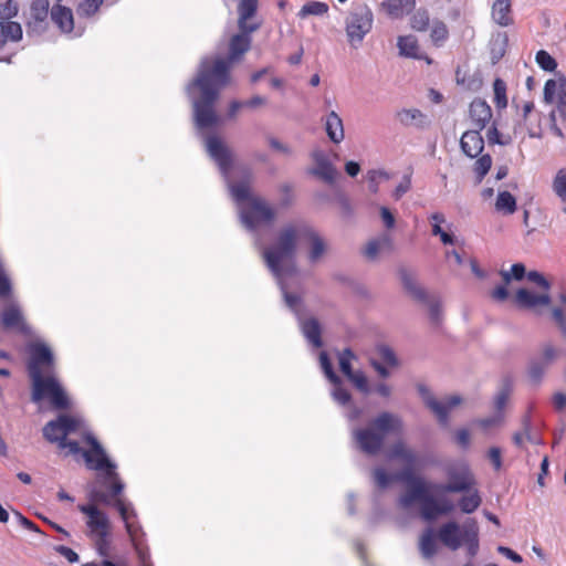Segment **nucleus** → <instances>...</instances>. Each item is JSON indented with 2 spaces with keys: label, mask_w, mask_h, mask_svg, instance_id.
<instances>
[{
  "label": "nucleus",
  "mask_w": 566,
  "mask_h": 566,
  "mask_svg": "<svg viewBox=\"0 0 566 566\" xmlns=\"http://www.w3.org/2000/svg\"><path fill=\"white\" fill-rule=\"evenodd\" d=\"M259 0H241L238 6V27L243 32H254L260 28L259 23H250L249 20L255 15Z\"/></svg>",
  "instance_id": "19"
},
{
  "label": "nucleus",
  "mask_w": 566,
  "mask_h": 566,
  "mask_svg": "<svg viewBox=\"0 0 566 566\" xmlns=\"http://www.w3.org/2000/svg\"><path fill=\"white\" fill-rule=\"evenodd\" d=\"M463 544L468 546V552L474 556L479 549V526L475 520H468L462 530Z\"/></svg>",
  "instance_id": "28"
},
{
  "label": "nucleus",
  "mask_w": 566,
  "mask_h": 566,
  "mask_svg": "<svg viewBox=\"0 0 566 566\" xmlns=\"http://www.w3.org/2000/svg\"><path fill=\"white\" fill-rule=\"evenodd\" d=\"M325 130L328 138L335 144H339L344 139L345 133L343 120L336 112L332 111L327 114L325 119Z\"/></svg>",
  "instance_id": "27"
},
{
  "label": "nucleus",
  "mask_w": 566,
  "mask_h": 566,
  "mask_svg": "<svg viewBox=\"0 0 566 566\" xmlns=\"http://www.w3.org/2000/svg\"><path fill=\"white\" fill-rule=\"evenodd\" d=\"M122 520L125 523L127 534L130 538L132 545L144 541V533L140 525L135 521L136 513L134 510H129L128 505L123 499H117L114 503Z\"/></svg>",
  "instance_id": "16"
},
{
  "label": "nucleus",
  "mask_w": 566,
  "mask_h": 566,
  "mask_svg": "<svg viewBox=\"0 0 566 566\" xmlns=\"http://www.w3.org/2000/svg\"><path fill=\"white\" fill-rule=\"evenodd\" d=\"M470 118L475 129L482 130L492 118V109L490 105L481 99L475 98L470 104Z\"/></svg>",
  "instance_id": "21"
},
{
  "label": "nucleus",
  "mask_w": 566,
  "mask_h": 566,
  "mask_svg": "<svg viewBox=\"0 0 566 566\" xmlns=\"http://www.w3.org/2000/svg\"><path fill=\"white\" fill-rule=\"evenodd\" d=\"M104 0H83L77 7V13L80 17H92L94 15Z\"/></svg>",
  "instance_id": "48"
},
{
  "label": "nucleus",
  "mask_w": 566,
  "mask_h": 566,
  "mask_svg": "<svg viewBox=\"0 0 566 566\" xmlns=\"http://www.w3.org/2000/svg\"><path fill=\"white\" fill-rule=\"evenodd\" d=\"M230 188L235 201L242 203L241 220L248 229L254 230L275 221V209L262 197L252 195L248 182H234Z\"/></svg>",
  "instance_id": "7"
},
{
  "label": "nucleus",
  "mask_w": 566,
  "mask_h": 566,
  "mask_svg": "<svg viewBox=\"0 0 566 566\" xmlns=\"http://www.w3.org/2000/svg\"><path fill=\"white\" fill-rule=\"evenodd\" d=\"M552 302L549 293L536 294L527 289H518L514 296V303L518 308L535 311L538 306H548Z\"/></svg>",
  "instance_id": "17"
},
{
  "label": "nucleus",
  "mask_w": 566,
  "mask_h": 566,
  "mask_svg": "<svg viewBox=\"0 0 566 566\" xmlns=\"http://www.w3.org/2000/svg\"><path fill=\"white\" fill-rule=\"evenodd\" d=\"M516 199L511 192L504 190L497 193L495 200V210L497 212H501L503 214H513L516 211Z\"/></svg>",
  "instance_id": "33"
},
{
  "label": "nucleus",
  "mask_w": 566,
  "mask_h": 566,
  "mask_svg": "<svg viewBox=\"0 0 566 566\" xmlns=\"http://www.w3.org/2000/svg\"><path fill=\"white\" fill-rule=\"evenodd\" d=\"M321 364H322L325 375L332 382H334V384L340 382L338 376L334 373L333 366L325 353L321 354Z\"/></svg>",
  "instance_id": "55"
},
{
  "label": "nucleus",
  "mask_w": 566,
  "mask_h": 566,
  "mask_svg": "<svg viewBox=\"0 0 566 566\" xmlns=\"http://www.w3.org/2000/svg\"><path fill=\"white\" fill-rule=\"evenodd\" d=\"M448 483L436 485L434 489L443 493H460L470 491L476 485L473 473L465 464L454 465L447 470Z\"/></svg>",
  "instance_id": "11"
},
{
  "label": "nucleus",
  "mask_w": 566,
  "mask_h": 566,
  "mask_svg": "<svg viewBox=\"0 0 566 566\" xmlns=\"http://www.w3.org/2000/svg\"><path fill=\"white\" fill-rule=\"evenodd\" d=\"M140 565L151 562L147 545L143 542L133 545Z\"/></svg>",
  "instance_id": "57"
},
{
  "label": "nucleus",
  "mask_w": 566,
  "mask_h": 566,
  "mask_svg": "<svg viewBox=\"0 0 566 566\" xmlns=\"http://www.w3.org/2000/svg\"><path fill=\"white\" fill-rule=\"evenodd\" d=\"M353 358H354V354L348 348L344 349L339 356V368L346 377H348L354 371L352 368V359Z\"/></svg>",
  "instance_id": "49"
},
{
  "label": "nucleus",
  "mask_w": 566,
  "mask_h": 566,
  "mask_svg": "<svg viewBox=\"0 0 566 566\" xmlns=\"http://www.w3.org/2000/svg\"><path fill=\"white\" fill-rule=\"evenodd\" d=\"M464 494L460 497L458 505L461 512L471 514L475 512L482 503L479 490L473 486L470 491H464Z\"/></svg>",
  "instance_id": "30"
},
{
  "label": "nucleus",
  "mask_w": 566,
  "mask_h": 566,
  "mask_svg": "<svg viewBox=\"0 0 566 566\" xmlns=\"http://www.w3.org/2000/svg\"><path fill=\"white\" fill-rule=\"evenodd\" d=\"M398 481L403 482L410 486L409 492L400 497V504L403 507L410 506L415 502L420 503V513L423 520L434 521L441 515L451 514L455 505L448 497H434L429 493V484L421 478L415 475L413 471L405 468L396 474Z\"/></svg>",
  "instance_id": "5"
},
{
  "label": "nucleus",
  "mask_w": 566,
  "mask_h": 566,
  "mask_svg": "<svg viewBox=\"0 0 566 566\" xmlns=\"http://www.w3.org/2000/svg\"><path fill=\"white\" fill-rule=\"evenodd\" d=\"M209 155L217 161L223 172L232 167V153L217 135H211L206 140Z\"/></svg>",
  "instance_id": "15"
},
{
  "label": "nucleus",
  "mask_w": 566,
  "mask_h": 566,
  "mask_svg": "<svg viewBox=\"0 0 566 566\" xmlns=\"http://www.w3.org/2000/svg\"><path fill=\"white\" fill-rule=\"evenodd\" d=\"M497 552L514 563L520 564L523 562V558L520 554H517L516 552H514L513 549H511L506 546H499Z\"/></svg>",
  "instance_id": "62"
},
{
  "label": "nucleus",
  "mask_w": 566,
  "mask_h": 566,
  "mask_svg": "<svg viewBox=\"0 0 566 566\" xmlns=\"http://www.w3.org/2000/svg\"><path fill=\"white\" fill-rule=\"evenodd\" d=\"M109 478L113 479V482L109 486V493L108 494H105V493L99 494L98 501L104 504H113L114 505L115 501L117 499H120L119 495L122 494V492L124 490V484L118 480L116 472H115V476L113 475Z\"/></svg>",
  "instance_id": "38"
},
{
  "label": "nucleus",
  "mask_w": 566,
  "mask_h": 566,
  "mask_svg": "<svg viewBox=\"0 0 566 566\" xmlns=\"http://www.w3.org/2000/svg\"><path fill=\"white\" fill-rule=\"evenodd\" d=\"M418 390L426 406L437 416L442 424H447L450 410L462 401L459 396H451L444 401H438L423 385H419Z\"/></svg>",
  "instance_id": "13"
},
{
  "label": "nucleus",
  "mask_w": 566,
  "mask_h": 566,
  "mask_svg": "<svg viewBox=\"0 0 566 566\" xmlns=\"http://www.w3.org/2000/svg\"><path fill=\"white\" fill-rule=\"evenodd\" d=\"M544 101L557 104L559 123L556 122L555 114L552 113V130L558 137L566 138V77L546 81L544 85Z\"/></svg>",
  "instance_id": "9"
},
{
  "label": "nucleus",
  "mask_w": 566,
  "mask_h": 566,
  "mask_svg": "<svg viewBox=\"0 0 566 566\" xmlns=\"http://www.w3.org/2000/svg\"><path fill=\"white\" fill-rule=\"evenodd\" d=\"M535 61L541 69L553 72L557 67L556 60L545 50H539L535 55Z\"/></svg>",
  "instance_id": "46"
},
{
  "label": "nucleus",
  "mask_w": 566,
  "mask_h": 566,
  "mask_svg": "<svg viewBox=\"0 0 566 566\" xmlns=\"http://www.w3.org/2000/svg\"><path fill=\"white\" fill-rule=\"evenodd\" d=\"M0 325L3 331L22 336H30L32 333L21 306L14 302L6 305L0 312Z\"/></svg>",
  "instance_id": "12"
},
{
  "label": "nucleus",
  "mask_w": 566,
  "mask_h": 566,
  "mask_svg": "<svg viewBox=\"0 0 566 566\" xmlns=\"http://www.w3.org/2000/svg\"><path fill=\"white\" fill-rule=\"evenodd\" d=\"M491 15L493 21L500 27H510L514 23L511 0H495Z\"/></svg>",
  "instance_id": "23"
},
{
  "label": "nucleus",
  "mask_w": 566,
  "mask_h": 566,
  "mask_svg": "<svg viewBox=\"0 0 566 566\" xmlns=\"http://www.w3.org/2000/svg\"><path fill=\"white\" fill-rule=\"evenodd\" d=\"M397 46L399 53L407 57L419 59V44L418 40L413 35H401L398 38Z\"/></svg>",
  "instance_id": "35"
},
{
  "label": "nucleus",
  "mask_w": 566,
  "mask_h": 566,
  "mask_svg": "<svg viewBox=\"0 0 566 566\" xmlns=\"http://www.w3.org/2000/svg\"><path fill=\"white\" fill-rule=\"evenodd\" d=\"M300 238H304L310 243V262H317L325 253L326 243L315 230L289 223L277 232L274 242L262 252L266 266L276 277L295 271L294 259Z\"/></svg>",
  "instance_id": "3"
},
{
  "label": "nucleus",
  "mask_w": 566,
  "mask_h": 566,
  "mask_svg": "<svg viewBox=\"0 0 566 566\" xmlns=\"http://www.w3.org/2000/svg\"><path fill=\"white\" fill-rule=\"evenodd\" d=\"M27 350L32 401L40 402L48 399L54 409H67L70 407L69 398L54 377V356L51 348L42 342H33L27 346Z\"/></svg>",
  "instance_id": "4"
},
{
  "label": "nucleus",
  "mask_w": 566,
  "mask_h": 566,
  "mask_svg": "<svg viewBox=\"0 0 566 566\" xmlns=\"http://www.w3.org/2000/svg\"><path fill=\"white\" fill-rule=\"evenodd\" d=\"M430 15L427 9H418L410 18V27L415 31L423 32L428 30Z\"/></svg>",
  "instance_id": "40"
},
{
  "label": "nucleus",
  "mask_w": 566,
  "mask_h": 566,
  "mask_svg": "<svg viewBox=\"0 0 566 566\" xmlns=\"http://www.w3.org/2000/svg\"><path fill=\"white\" fill-rule=\"evenodd\" d=\"M526 274V269L522 263L513 264L511 271L502 270L500 272V275L505 284H509L512 280L521 281Z\"/></svg>",
  "instance_id": "43"
},
{
  "label": "nucleus",
  "mask_w": 566,
  "mask_h": 566,
  "mask_svg": "<svg viewBox=\"0 0 566 566\" xmlns=\"http://www.w3.org/2000/svg\"><path fill=\"white\" fill-rule=\"evenodd\" d=\"M57 553H60L63 557H65L70 563H75L78 560V555L72 548L67 546H59L56 548Z\"/></svg>",
  "instance_id": "64"
},
{
  "label": "nucleus",
  "mask_w": 566,
  "mask_h": 566,
  "mask_svg": "<svg viewBox=\"0 0 566 566\" xmlns=\"http://www.w3.org/2000/svg\"><path fill=\"white\" fill-rule=\"evenodd\" d=\"M373 478L379 489H386L392 481H398L396 474H389L384 468L374 469Z\"/></svg>",
  "instance_id": "47"
},
{
  "label": "nucleus",
  "mask_w": 566,
  "mask_h": 566,
  "mask_svg": "<svg viewBox=\"0 0 566 566\" xmlns=\"http://www.w3.org/2000/svg\"><path fill=\"white\" fill-rule=\"evenodd\" d=\"M302 329H303V333H304L305 337L315 347H321L322 346L321 326H319V323L316 319L310 318V319L304 321Z\"/></svg>",
  "instance_id": "37"
},
{
  "label": "nucleus",
  "mask_w": 566,
  "mask_h": 566,
  "mask_svg": "<svg viewBox=\"0 0 566 566\" xmlns=\"http://www.w3.org/2000/svg\"><path fill=\"white\" fill-rule=\"evenodd\" d=\"M526 276L530 282L536 284L538 287L543 290V292H549L551 284L542 273L537 271H530L527 272Z\"/></svg>",
  "instance_id": "53"
},
{
  "label": "nucleus",
  "mask_w": 566,
  "mask_h": 566,
  "mask_svg": "<svg viewBox=\"0 0 566 566\" xmlns=\"http://www.w3.org/2000/svg\"><path fill=\"white\" fill-rule=\"evenodd\" d=\"M432 222V234L440 235L443 232L441 224L446 221L444 216L440 212H434L430 216Z\"/></svg>",
  "instance_id": "61"
},
{
  "label": "nucleus",
  "mask_w": 566,
  "mask_h": 566,
  "mask_svg": "<svg viewBox=\"0 0 566 566\" xmlns=\"http://www.w3.org/2000/svg\"><path fill=\"white\" fill-rule=\"evenodd\" d=\"M377 353L384 364H386L390 367L398 366V360L396 358V355H395L394 350L391 348H389L388 346H385V345L379 346L377 348Z\"/></svg>",
  "instance_id": "50"
},
{
  "label": "nucleus",
  "mask_w": 566,
  "mask_h": 566,
  "mask_svg": "<svg viewBox=\"0 0 566 566\" xmlns=\"http://www.w3.org/2000/svg\"><path fill=\"white\" fill-rule=\"evenodd\" d=\"M462 530L457 522L443 523L434 533L427 528L419 537V551L423 558L431 559L438 553L437 538L449 549L457 551L463 545Z\"/></svg>",
  "instance_id": "8"
},
{
  "label": "nucleus",
  "mask_w": 566,
  "mask_h": 566,
  "mask_svg": "<svg viewBox=\"0 0 566 566\" xmlns=\"http://www.w3.org/2000/svg\"><path fill=\"white\" fill-rule=\"evenodd\" d=\"M381 9L392 19H401L416 7V0H384Z\"/></svg>",
  "instance_id": "24"
},
{
  "label": "nucleus",
  "mask_w": 566,
  "mask_h": 566,
  "mask_svg": "<svg viewBox=\"0 0 566 566\" xmlns=\"http://www.w3.org/2000/svg\"><path fill=\"white\" fill-rule=\"evenodd\" d=\"M488 458L496 471L502 468V453L500 448L492 447L488 452Z\"/></svg>",
  "instance_id": "59"
},
{
  "label": "nucleus",
  "mask_w": 566,
  "mask_h": 566,
  "mask_svg": "<svg viewBox=\"0 0 566 566\" xmlns=\"http://www.w3.org/2000/svg\"><path fill=\"white\" fill-rule=\"evenodd\" d=\"M402 427V421L397 415L384 411L367 426L355 429L353 438L364 453L375 455L384 448L386 437L401 433Z\"/></svg>",
  "instance_id": "6"
},
{
  "label": "nucleus",
  "mask_w": 566,
  "mask_h": 566,
  "mask_svg": "<svg viewBox=\"0 0 566 566\" xmlns=\"http://www.w3.org/2000/svg\"><path fill=\"white\" fill-rule=\"evenodd\" d=\"M411 187V178L410 176H405L401 182L396 187L394 191L395 199H400L406 192L409 191Z\"/></svg>",
  "instance_id": "60"
},
{
  "label": "nucleus",
  "mask_w": 566,
  "mask_h": 566,
  "mask_svg": "<svg viewBox=\"0 0 566 566\" xmlns=\"http://www.w3.org/2000/svg\"><path fill=\"white\" fill-rule=\"evenodd\" d=\"M391 249L392 241L388 235L385 234L378 239L370 240L364 250V255L368 260H375L380 251H390Z\"/></svg>",
  "instance_id": "31"
},
{
  "label": "nucleus",
  "mask_w": 566,
  "mask_h": 566,
  "mask_svg": "<svg viewBox=\"0 0 566 566\" xmlns=\"http://www.w3.org/2000/svg\"><path fill=\"white\" fill-rule=\"evenodd\" d=\"M11 292L10 279L6 273L2 262H0V298L10 296Z\"/></svg>",
  "instance_id": "54"
},
{
  "label": "nucleus",
  "mask_w": 566,
  "mask_h": 566,
  "mask_svg": "<svg viewBox=\"0 0 566 566\" xmlns=\"http://www.w3.org/2000/svg\"><path fill=\"white\" fill-rule=\"evenodd\" d=\"M388 457L390 459H397L402 461L407 465V468L411 470L418 461L416 452L411 448H409L402 440L396 441L391 446Z\"/></svg>",
  "instance_id": "25"
},
{
  "label": "nucleus",
  "mask_w": 566,
  "mask_h": 566,
  "mask_svg": "<svg viewBox=\"0 0 566 566\" xmlns=\"http://www.w3.org/2000/svg\"><path fill=\"white\" fill-rule=\"evenodd\" d=\"M552 189L563 203V211L566 213V168L557 170L553 178Z\"/></svg>",
  "instance_id": "36"
},
{
  "label": "nucleus",
  "mask_w": 566,
  "mask_h": 566,
  "mask_svg": "<svg viewBox=\"0 0 566 566\" xmlns=\"http://www.w3.org/2000/svg\"><path fill=\"white\" fill-rule=\"evenodd\" d=\"M43 437L55 443L64 457L82 455L91 470L105 471L115 476V465L107 459L96 438L84 429L81 419L71 415H60L43 427Z\"/></svg>",
  "instance_id": "2"
},
{
  "label": "nucleus",
  "mask_w": 566,
  "mask_h": 566,
  "mask_svg": "<svg viewBox=\"0 0 566 566\" xmlns=\"http://www.w3.org/2000/svg\"><path fill=\"white\" fill-rule=\"evenodd\" d=\"M374 15L367 6L355 8L346 21V34L350 45H359L373 28Z\"/></svg>",
  "instance_id": "10"
},
{
  "label": "nucleus",
  "mask_w": 566,
  "mask_h": 566,
  "mask_svg": "<svg viewBox=\"0 0 566 566\" xmlns=\"http://www.w3.org/2000/svg\"><path fill=\"white\" fill-rule=\"evenodd\" d=\"M51 20L63 33H70L74 29L73 12L70 8L54 4L50 11Z\"/></svg>",
  "instance_id": "22"
},
{
  "label": "nucleus",
  "mask_w": 566,
  "mask_h": 566,
  "mask_svg": "<svg viewBox=\"0 0 566 566\" xmlns=\"http://www.w3.org/2000/svg\"><path fill=\"white\" fill-rule=\"evenodd\" d=\"M430 38L436 46H441L449 38L447 24L440 20L433 21Z\"/></svg>",
  "instance_id": "39"
},
{
  "label": "nucleus",
  "mask_w": 566,
  "mask_h": 566,
  "mask_svg": "<svg viewBox=\"0 0 566 566\" xmlns=\"http://www.w3.org/2000/svg\"><path fill=\"white\" fill-rule=\"evenodd\" d=\"M380 217L384 221V224L387 229H391L394 228L395 226V216L392 214V212L386 208V207H381L380 208Z\"/></svg>",
  "instance_id": "63"
},
{
  "label": "nucleus",
  "mask_w": 566,
  "mask_h": 566,
  "mask_svg": "<svg viewBox=\"0 0 566 566\" xmlns=\"http://www.w3.org/2000/svg\"><path fill=\"white\" fill-rule=\"evenodd\" d=\"M552 317L555 324L560 329L562 334L566 337V315L563 308L555 307L552 310Z\"/></svg>",
  "instance_id": "56"
},
{
  "label": "nucleus",
  "mask_w": 566,
  "mask_h": 566,
  "mask_svg": "<svg viewBox=\"0 0 566 566\" xmlns=\"http://www.w3.org/2000/svg\"><path fill=\"white\" fill-rule=\"evenodd\" d=\"M397 117L405 126L423 127L427 124L426 115L417 108L402 109L397 114Z\"/></svg>",
  "instance_id": "32"
},
{
  "label": "nucleus",
  "mask_w": 566,
  "mask_h": 566,
  "mask_svg": "<svg viewBox=\"0 0 566 566\" xmlns=\"http://www.w3.org/2000/svg\"><path fill=\"white\" fill-rule=\"evenodd\" d=\"M312 158L315 163V167L310 170V174L321 178L325 182H334L337 176V170L329 161L327 155L322 150H315L312 154Z\"/></svg>",
  "instance_id": "18"
},
{
  "label": "nucleus",
  "mask_w": 566,
  "mask_h": 566,
  "mask_svg": "<svg viewBox=\"0 0 566 566\" xmlns=\"http://www.w3.org/2000/svg\"><path fill=\"white\" fill-rule=\"evenodd\" d=\"M336 385L337 386L334 388V391H333L334 399L336 401H338L340 405H347L352 399L350 394L348 392L347 389L343 388L339 385V382Z\"/></svg>",
  "instance_id": "58"
},
{
  "label": "nucleus",
  "mask_w": 566,
  "mask_h": 566,
  "mask_svg": "<svg viewBox=\"0 0 566 566\" xmlns=\"http://www.w3.org/2000/svg\"><path fill=\"white\" fill-rule=\"evenodd\" d=\"M18 14V4L13 0H7L0 4V19L11 21L10 19Z\"/></svg>",
  "instance_id": "51"
},
{
  "label": "nucleus",
  "mask_w": 566,
  "mask_h": 566,
  "mask_svg": "<svg viewBox=\"0 0 566 566\" xmlns=\"http://www.w3.org/2000/svg\"><path fill=\"white\" fill-rule=\"evenodd\" d=\"M347 378L361 392L366 394V392L369 391L368 381H367V378H366V376L364 375L363 371H359V370L358 371H353Z\"/></svg>",
  "instance_id": "52"
},
{
  "label": "nucleus",
  "mask_w": 566,
  "mask_h": 566,
  "mask_svg": "<svg viewBox=\"0 0 566 566\" xmlns=\"http://www.w3.org/2000/svg\"><path fill=\"white\" fill-rule=\"evenodd\" d=\"M493 91H494V104L499 109H503L507 106V97H506V83L502 78H495L493 82Z\"/></svg>",
  "instance_id": "41"
},
{
  "label": "nucleus",
  "mask_w": 566,
  "mask_h": 566,
  "mask_svg": "<svg viewBox=\"0 0 566 566\" xmlns=\"http://www.w3.org/2000/svg\"><path fill=\"white\" fill-rule=\"evenodd\" d=\"M327 12L328 6L325 2L310 1L301 8L298 17L305 18L308 15H324Z\"/></svg>",
  "instance_id": "42"
},
{
  "label": "nucleus",
  "mask_w": 566,
  "mask_h": 566,
  "mask_svg": "<svg viewBox=\"0 0 566 566\" xmlns=\"http://www.w3.org/2000/svg\"><path fill=\"white\" fill-rule=\"evenodd\" d=\"M526 440L531 441V418L527 415L522 419V430L513 434V442L516 447H523Z\"/></svg>",
  "instance_id": "44"
},
{
  "label": "nucleus",
  "mask_w": 566,
  "mask_h": 566,
  "mask_svg": "<svg viewBox=\"0 0 566 566\" xmlns=\"http://www.w3.org/2000/svg\"><path fill=\"white\" fill-rule=\"evenodd\" d=\"M252 32L234 34L229 41L227 57H207L201 61L196 77L189 83L188 92L198 90L200 96L193 99L195 119L200 128H208L218 124L214 104L220 91L231 83V69L240 62L251 49Z\"/></svg>",
  "instance_id": "1"
},
{
  "label": "nucleus",
  "mask_w": 566,
  "mask_h": 566,
  "mask_svg": "<svg viewBox=\"0 0 566 566\" xmlns=\"http://www.w3.org/2000/svg\"><path fill=\"white\" fill-rule=\"evenodd\" d=\"M400 277H401V281H402V284H403L406 291L415 300L420 301V302H426L427 301L426 292L421 287L417 286L416 280L412 276V274H410L406 270H401L400 271Z\"/></svg>",
  "instance_id": "34"
},
{
  "label": "nucleus",
  "mask_w": 566,
  "mask_h": 566,
  "mask_svg": "<svg viewBox=\"0 0 566 566\" xmlns=\"http://www.w3.org/2000/svg\"><path fill=\"white\" fill-rule=\"evenodd\" d=\"M78 510L87 515V526L91 532L98 535L104 541L109 532V521L106 514L99 511L95 505H78Z\"/></svg>",
  "instance_id": "14"
},
{
  "label": "nucleus",
  "mask_w": 566,
  "mask_h": 566,
  "mask_svg": "<svg viewBox=\"0 0 566 566\" xmlns=\"http://www.w3.org/2000/svg\"><path fill=\"white\" fill-rule=\"evenodd\" d=\"M480 132L479 129H472L461 136V149L470 158L479 157L484 149V139Z\"/></svg>",
  "instance_id": "20"
},
{
  "label": "nucleus",
  "mask_w": 566,
  "mask_h": 566,
  "mask_svg": "<svg viewBox=\"0 0 566 566\" xmlns=\"http://www.w3.org/2000/svg\"><path fill=\"white\" fill-rule=\"evenodd\" d=\"M23 31L19 22L15 21H0V49L8 42H19L22 40Z\"/></svg>",
  "instance_id": "26"
},
{
  "label": "nucleus",
  "mask_w": 566,
  "mask_h": 566,
  "mask_svg": "<svg viewBox=\"0 0 566 566\" xmlns=\"http://www.w3.org/2000/svg\"><path fill=\"white\" fill-rule=\"evenodd\" d=\"M50 2L49 0H32L30 7V21L29 27L36 28L46 23L49 15Z\"/></svg>",
  "instance_id": "29"
},
{
  "label": "nucleus",
  "mask_w": 566,
  "mask_h": 566,
  "mask_svg": "<svg viewBox=\"0 0 566 566\" xmlns=\"http://www.w3.org/2000/svg\"><path fill=\"white\" fill-rule=\"evenodd\" d=\"M492 166V158L490 155H482L480 156L476 161L474 163L473 170L476 175L478 181L481 182L482 179L486 176V174L490 171Z\"/></svg>",
  "instance_id": "45"
}]
</instances>
